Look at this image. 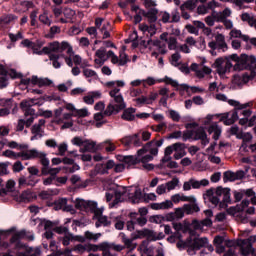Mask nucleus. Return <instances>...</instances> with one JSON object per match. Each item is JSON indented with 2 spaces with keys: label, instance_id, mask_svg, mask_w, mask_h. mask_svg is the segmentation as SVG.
Returning a JSON list of instances; mask_svg holds the SVG:
<instances>
[{
  "label": "nucleus",
  "instance_id": "052dcab7",
  "mask_svg": "<svg viewBox=\"0 0 256 256\" xmlns=\"http://www.w3.org/2000/svg\"><path fill=\"white\" fill-rule=\"evenodd\" d=\"M87 203H88L87 200L77 198L75 200V207H76V209H80V211H86Z\"/></svg>",
  "mask_w": 256,
  "mask_h": 256
},
{
  "label": "nucleus",
  "instance_id": "39448f33",
  "mask_svg": "<svg viewBox=\"0 0 256 256\" xmlns=\"http://www.w3.org/2000/svg\"><path fill=\"white\" fill-rule=\"evenodd\" d=\"M186 131H176L170 135V139H183V141H189V139H196L202 142L204 147L209 145V139L207 138V133L205 128L199 126L197 123L186 124Z\"/></svg>",
  "mask_w": 256,
  "mask_h": 256
},
{
  "label": "nucleus",
  "instance_id": "09e8293b",
  "mask_svg": "<svg viewBox=\"0 0 256 256\" xmlns=\"http://www.w3.org/2000/svg\"><path fill=\"white\" fill-rule=\"evenodd\" d=\"M101 235H102L101 233L95 234L91 231H86L84 233V239H85V241H87V239H88V241H94V243H97V241H99Z\"/></svg>",
  "mask_w": 256,
  "mask_h": 256
},
{
  "label": "nucleus",
  "instance_id": "8fccbe9b",
  "mask_svg": "<svg viewBox=\"0 0 256 256\" xmlns=\"http://www.w3.org/2000/svg\"><path fill=\"white\" fill-rule=\"evenodd\" d=\"M36 183H37V181H33V176H29L28 178L21 177L19 179L20 187H25L27 185L33 187Z\"/></svg>",
  "mask_w": 256,
  "mask_h": 256
},
{
  "label": "nucleus",
  "instance_id": "603ef678",
  "mask_svg": "<svg viewBox=\"0 0 256 256\" xmlns=\"http://www.w3.org/2000/svg\"><path fill=\"white\" fill-rule=\"evenodd\" d=\"M40 23H43V25H47V27H51V24L53 23V20L49 18V13L47 11H44L43 14L39 16Z\"/></svg>",
  "mask_w": 256,
  "mask_h": 256
},
{
  "label": "nucleus",
  "instance_id": "423d86ee",
  "mask_svg": "<svg viewBox=\"0 0 256 256\" xmlns=\"http://www.w3.org/2000/svg\"><path fill=\"white\" fill-rule=\"evenodd\" d=\"M247 107H253V102L245 103L242 105V108L221 114L220 122L224 123V125H233L237 119H240V125H247L249 127V117H251L253 112L247 109Z\"/></svg>",
  "mask_w": 256,
  "mask_h": 256
},
{
  "label": "nucleus",
  "instance_id": "49530a36",
  "mask_svg": "<svg viewBox=\"0 0 256 256\" xmlns=\"http://www.w3.org/2000/svg\"><path fill=\"white\" fill-rule=\"evenodd\" d=\"M139 29H140V31H142V33H149L150 37H153V35H155V33H157V28L155 27L154 24H152L150 26H148L146 24H140Z\"/></svg>",
  "mask_w": 256,
  "mask_h": 256
},
{
  "label": "nucleus",
  "instance_id": "6ab92c4d",
  "mask_svg": "<svg viewBox=\"0 0 256 256\" xmlns=\"http://www.w3.org/2000/svg\"><path fill=\"white\" fill-rule=\"evenodd\" d=\"M123 193H121L119 190L113 191V192H106L105 197L107 203H109V208L113 209L123 201L122 198Z\"/></svg>",
  "mask_w": 256,
  "mask_h": 256
},
{
  "label": "nucleus",
  "instance_id": "a878e982",
  "mask_svg": "<svg viewBox=\"0 0 256 256\" xmlns=\"http://www.w3.org/2000/svg\"><path fill=\"white\" fill-rule=\"evenodd\" d=\"M245 177V171L239 170L237 172L233 171H226L224 172V181L227 183V181H239V179H243Z\"/></svg>",
  "mask_w": 256,
  "mask_h": 256
},
{
  "label": "nucleus",
  "instance_id": "0eeeda50",
  "mask_svg": "<svg viewBox=\"0 0 256 256\" xmlns=\"http://www.w3.org/2000/svg\"><path fill=\"white\" fill-rule=\"evenodd\" d=\"M205 201H210L213 207L227 209L231 203V190L229 188L217 187L209 189L204 194Z\"/></svg>",
  "mask_w": 256,
  "mask_h": 256
},
{
  "label": "nucleus",
  "instance_id": "3c124183",
  "mask_svg": "<svg viewBox=\"0 0 256 256\" xmlns=\"http://www.w3.org/2000/svg\"><path fill=\"white\" fill-rule=\"evenodd\" d=\"M165 185L167 192L169 193L170 191L177 189V187L179 186V178L174 177L171 181L165 183Z\"/></svg>",
  "mask_w": 256,
  "mask_h": 256
},
{
  "label": "nucleus",
  "instance_id": "e2e57ef3",
  "mask_svg": "<svg viewBox=\"0 0 256 256\" xmlns=\"http://www.w3.org/2000/svg\"><path fill=\"white\" fill-rule=\"evenodd\" d=\"M168 49H170L171 51H177V49L179 48V46L177 45V38L171 36L168 38Z\"/></svg>",
  "mask_w": 256,
  "mask_h": 256
},
{
  "label": "nucleus",
  "instance_id": "aec40b11",
  "mask_svg": "<svg viewBox=\"0 0 256 256\" xmlns=\"http://www.w3.org/2000/svg\"><path fill=\"white\" fill-rule=\"evenodd\" d=\"M209 185V180L202 179V180H195L190 179L183 184V191H191V189H201V187H207Z\"/></svg>",
  "mask_w": 256,
  "mask_h": 256
},
{
  "label": "nucleus",
  "instance_id": "7c9ffc66",
  "mask_svg": "<svg viewBox=\"0 0 256 256\" xmlns=\"http://www.w3.org/2000/svg\"><path fill=\"white\" fill-rule=\"evenodd\" d=\"M220 21H223V17H221V12L217 11H213L211 15L205 18V23L208 27H213L215 23H220Z\"/></svg>",
  "mask_w": 256,
  "mask_h": 256
},
{
  "label": "nucleus",
  "instance_id": "393cba45",
  "mask_svg": "<svg viewBox=\"0 0 256 256\" xmlns=\"http://www.w3.org/2000/svg\"><path fill=\"white\" fill-rule=\"evenodd\" d=\"M63 108H58L55 110V123L61 125L64 121H71L74 114L64 113Z\"/></svg>",
  "mask_w": 256,
  "mask_h": 256
},
{
  "label": "nucleus",
  "instance_id": "9d476101",
  "mask_svg": "<svg viewBox=\"0 0 256 256\" xmlns=\"http://www.w3.org/2000/svg\"><path fill=\"white\" fill-rule=\"evenodd\" d=\"M174 153V159L179 160L183 159L185 155H187V151H185V144L183 143H174L165 149V155L162 159L163 163H167V161H171V155Z\"/></svg>",
  "mask_w": 256,
  "mask_h": 256
},
{
  "label": "nucleus",
  "instance_id": "774afa93",
  "mask_svg": "<svg viewBox=\"0 0 256 256\" xmlns=\"http://www.w3.org/2000/svg\"><path fill=\"white\" fill-rule=\"evenodd\" d=\"M83 74L87 79H97V72L89 68H83Z\"/></svg>",
  "mask_w": 256,
  "mask_h": 256
},
{
  "label": "nucleus",
  "instance_id": "a18cd8bd",
  "mask_svg": "<svg viewBox=\"0 0 256 256\" xmlns=\"http://www.w3.org/2000/svg\"><path fill=\"white\" fill-rule=\"evenodd\" d=\"M63 15L65 18H60L59 23H69V19L75 17V11L71 8H65L63 10Z\"/></svg>",
  "mask_w": 256,
  "mask_h": 256
},
{
  "label": "nucleus",
  "instance_id": "13d9d810",
  "mask_svg": "<svg viewBox=\"0 0 256 256\" xmlns=\"http://www.w3.org/2000/svg\"><path fill=\"white\" fill-rule=\"evenodd\" d=\"M109 25V22H104L103 25L98 28V31L102 32L103 34V39H109V37H111V34L108 31Z\"/></svg>",
  "mask_w": 256,
  "mask_h": 256
},
{
  "label": "nucleus",
  "instance_id": "680f3d73",
  "mask_svg": "<svg viewBox=\"0 0 256 256\" xmlns=\"http://www.w3.org/2000/svg\"><path fill=\"white\" fill-rule=\"evenodd\" d=\"M86 140L87 139H85V138H82L80 136H76V137L72 138L71 143L75 147H80V149H81V147H83L85 145Z\"/></svg>",
  "mask_w": 256,
  "mask_h": 256
},
{
  "label": "nucleus",
  "instance_id": "412c9836",
  "mask_svg": "<svg viewBox=\"0 0 256 256\" xmlns=\"http://www.w3.org/2000/svg\"><path fill=\"white\" fill-rule=\"evenodd\" d=\"M59 225V221H50L47 220L44 222V229H53L55 233H58V235H67L69 233V228L67 226H57Z\"/></svg>",
  "mask_w": 256,
  "mask_h": 256
},
{
  "label": "nucleus",
  "instance_id": "5701e85b",
  "mask_svg": "<svg viewBox=\"0 0 256 256\" xmlns=\"http://www.w3.org/2000/svg\"><path fill=\"white\" fill-rule=\"evenodd\" d=\"M190 69L196 73V76L199 77V79H203L205 75H211L212 71L210 67L203 66V64H192Z\"/></svg>",
  "mask_w": 256,
  "mask_h": 256
},
{
  "label": "nucleus",
  "instance_id": "69168bd1",
  "mask_svg": "<svg viewBox=\"0 0 256 256\" xmlns=\"http://www.w3.org/2000/svg\"><path fill=\"white\" fill-rule=\"evenodd\" d=\"M96 57H98L99 59H102L103 61H107V59H111V57L107 55V51L103 47L96 51Z\"/></svg>",
  "mask_w": 256,
  "mask_h": 256
},
{
  "label": "nucleus",
  "instance_id": "473e14b6",
  "mask_svg": "<svg viewBox=\"0 0 256 256\" xmlns=\"http://www.w3.org/2000/svg\"><path fill=\"white\" fill-rule=\"evenodd\" d=\"M150 207L154 211H165L167 209H173V202L171 200H165L160 203H152Z\"/></svg>",
  "mask_w": 256,
  "mask_h": 256
},
{
  "label": "nucleus",
  "instance_id": "c03bdc74",
  "mask_svg": "<svg viewBox=\"0 0 256 256\" xmlns=\"http://www.w3.org/2000/svg\"><path fill=\"white\" fill-rule=\"evenodd\" d=\"M130 203L137 204L143 201V192L140 189H136L133 194L129 196Z\"/></svg>",
  "mask_w": 256,
  "mask_h": 256
},
{
  "label": "nucleus",
  "instance_id": "37998d69",
  "mask_svg": "<svg viewBox=\"0 0 256 256\" xmlns=\"http://www.w3.org/2000/svg\"><path fill=\"white\" fill-rule=\"evenodd\" d=\"M135 113H137V109L127 108L122 114V119H124V121H135Z\"/></svg>",
  "mask_w": 256,
  "mask_h": 256
},
{
  "label": "nucleus",
  "instance_id": "ddd939ff",
  "mask_svg": "<svg viewBox=\"0 0 256 256\" xmlns=\"http://www.w3.org/2000/svg\"><path fill=\"white\" fill-rule=\"evenodd\" d=\"M65 63L68 67H81V69H85V67H89V61L87 59H83L79 54H75L72 52L69 56L65 57Z\"/></svg>",
  "mask_w": 256,
  "mask_h": 256
},
{
  "label": "nucleus",
  "instance_id": "2eb2a0df",
  "mask_svg": "<svg viewBox=\"0 0 256 256\" xmlns=\"http://www.w3.org/2000/svg\"><path fill=\"white\" fill-rule=\"evenodd\" d=\"M126 49L127 47L122 46V49L119 53V57L115 55V52L111 50L107 52V56L110 57L111 63H113V65H117L118 63L120 67H123V65H127V63H129V56H127V54L125 53Z\"/></svg>",
  "mask_w": 256,
  "mask_h": 256
},
{
  "label": "nucleus",
  "instance_id": "4c0bfd02",
  "mask_svg": "<svg viewBox=\"0 0 256 256\" xmlns=\"http://www.w3.org/2000/svg\"><path fill=\"white\" fill-rule=\"evenodd\" d=\"M32 137L30 138V141H37L38 139H41L45 135V131L40 126H32L31 129Z\"/></svg>",
  "mask_w": 256,
  "mask_h": 256
},
{
  "label": "nucleus",
  "instance_id": "c756f323",
  "mask_svg": "<svg viewBox=\"0 0 256 256\" xmlns=\"http://www.w3.org/2000/svg\"><path fill=\"white\" fill-rule=\"evenodd\" d=\"M232 13L233 12L229 8H225L221 11L222 20H220V23H223L225 29H233V21L229 20V16Z\"/></svg>",
  "mask_w": 256,
  "mask_h": 256
},
{
  "label": "nucleus",
  "instance_id": "c85d7f7f",
  "mask_svg": "<svg viewBox=\"0 0 256 256\" xmlns=\"http://www.w3.org/2000/svg\"><path fill=\"white\" fill-rule=\"evenodd\" d=\"M73 241H78L79 243H85V237L83 236H75L72 233H67L64 235V237L62 238V245H64V247H67L71 244V242Z\"/></svg>",
  "mask_w": 256,
  "mask_h": 256
},
{
  "label": "nucleus",
  "instance_id": "1a4fd4ad",
  "mask_svg": "<svg viewBox=\"0 0 256 256\" xmlns=\"http://www.w3.org/2000/svg\"><path fill=\"white\" fill-rule=\"evenodd\" d=\"M34 53L36 55H49V59L52 61L54 69H61V62L59 59H61L63 55L57 54L61 53V44L59 42H52L42 50L34 49Z\"/></svg>",
  "mask_w": 256,
  "mask_h": 256
},
{
  "label": "nucleus",
  "instance_id": "dca6fc26",
  "mask_svg": "<svg viewBox=\"0 0 256 256\" xmlns=\"http://www.w3.org/2000/svg\"><path fill=\"white\" fill-rule=\"evenodd\" d=\"M35 149H30L22 152H13V150H6L3 152L4 157H8V159H22V161L31 160V156L33 155V151Z\"/></svg>",
  "mask_w": 256,
  "mask_h": 256
},
{
  "label": "nucleus",
  "instance_id": "ea45409f",
  "mask_svg": "<svg viewBox=\"0 0 256 256\" xmlns=\"http://www.w3.org/2000/svg\"><path fill=\"white\" fill-rule=\"evenodd\" d=\"M192 204H184L183 209L184 213L186 215H193V213H199L201 209L199 208V205H197L196 202H191Z\"/></svg>",
  "mask_w": 256,
  "mask_h": 256
},
{
  "label": "nucleus",
  "instance_id": "58836bf2",
  "mask_svg": "<svg viewBox=\"0 0 256 256\" xmlns=\"http://www.w3.org/2000/svg\"><path fill=\"white\" fill-rule=\"evenodd\" d=\"M107 249H109V242L92 244V253H97V251H102V256H107Z\"/></svg>",
  "mask_w": 256,
  "mask_h": 256
},
{
  "label": "nucleus",
  "instance_id": "f704fd0d",
  "mask_svg": "<svg viewBox=\"0 0 256 256\" xmlns=\"http://www.w3.org/2000/svg\"><path fill=\"white\" fill-rule=\"evenodd\" d=\"M80 153H95L97 151V143L92 140H85L84 146L80 148Z\"/></svg>",
  "mask_w": 256,
  "mask_h": 256
},
{
  "label": "nucleus",
  "instance_id": "a19ab883",
  "mask_svg": "<svg viewBox=\"0 0 256 256\" xmlns=\"http://www.w3.org/2000/svg\"><path fill=\"white\" fill-rule=\"evenodd\" d=\"M85 211H91V213H94V216H96L103 213L104 208H97V202L88 200Z\"/></svg>",
  "mask_w": 256,
  "mask_h": 256
},
{
  "label": "nucleus",
  "instance_id": "7ed1b4c3",
  "mask_svg": "<svg viewBox=\"0 0 256 256\" xmlns=\"http://www.w3.org/2000/svg\"><path fill=\"white\" fill-rule=\"evenodd\" d=\"M163 145V140H152L143 146L142 149L137 151L135 156H124L123 161L131 167V165H137V163H143L144 169L151 171L153 164H147L149 161H153V155L159 153V147Z\"/></svg>",
  "mask_w": 256,
  "mask_h": 256
},
{
  "label": "nucleus",
  "instance_id": "f3484780",
  "mask_svg": "<svg viewBox=\"0 0 256 256\" xmlns=\"http://www.w3.org/2000/svg\"><path fill=\"white\" fill-rule=\"evenodd\" d=\"M208 47L213 50L218 49V51H222V53H225L229 49L227 42H225V35L223 34H217L215 41L209 42Z\"/></svg>",
  "mask_w": 256,
  "mask_h": 256
},
{
  "label": "nucleus",
  "instance_id": "bb28decb",
  "mask_svg": "<svg viewBox=\"0 0 256 256\" xmlns=\"http://www.w3.org/2000/svg\"><path fill=\"white\" fill-rule=\"evenodd\" d=\"M211 225H213L211 218H205L202 221L193 220L191 223V227L195 229V231H203L204 227H211Z\"/></svg>",
  "mask_w": 256,
  "mask_h": 256
},
{
  "label": "nucleus",
  "instance_id": "338daca9",
  "mask_svg": "<svg viewBox=\"0 0 256 256\" xmlns=\"http://www.w3.org/2000/svg\"><path fill=\"white\" fill-rule=\"evenodd\" d=\"M58 153L60 157H65V153H67V149H69V145L66 142L60 143L58 146Z\"/></svg>",
  "mask_w": 256,
  "mask_h": 256
},
{
  "label": "nucleus",
  "instance_id": "9b49d317",
  "mask_svg": "<svg viewBox=\"0 0 256 256\" xmlns=\"http://www.w3.org/2000/svg\"><path fill=\"white\" fill-rule=\"evenodd\" d=\"M28 89L29 87H49V85H53V81L48 78H38L37 76H32V78H22L19 84V87Z\"/></svg>",
  "mask_w": 256,
  "mask_h": 256
},
{
  "label": "nucleus",
  "instance_id": "4be33fe9",
  "mask_svg": "<svg viewBox=\"0 0 256 256\" xmlns=\"http://www.w3.org/2000/svg\"><path fill=\"white\" fill-rule=\"evenodd\" d=\"M114 167H115V161L108 160L106 163L96 164L94 171L98 175H107V173H109V169H113Z\"/></svg>",
  "mask_w": 256,
  "mask_h": 256
},
{
  "label": "nucleus",
  "instance_id": "cd10ccee",
  "mask_svg": "<svg viewBox=\"0 0 256 256\" xmlns=\"http://www.w3.org/2000/svg\"><path fill=\"white\" fill-rule=\"evenodd\" d=\"M101 97H103V94L101 93V91L99 90L91 91V92H88L87 95L83 97V101L84 103H86V105H93V103H95L97 99H101Z\"/></svg>",
  "mask_w": 256,
  "mask_h": 256
},
{
  "label": "nucleus",
  "instance_id": "f03ea898",
  "mask_svg": "<svg viewBox=\"0 0 256 256\" xmlns=\"http://www.w3.org/2000/svg\"><path fill=\"white\" fill-rule=\"evenodd\" d=\"M249 61V63H255V55H237L232 54L226 57L217 58L212 67L216 70V73L219 77H224L227 73H231V69L234 71H243L245 69V61Z\"/></svg>",
  "mask_w": 256,
  "mask_h": 256
},
{
  "label": "nucleus",
  "instance_id": "6e6552de",
  "mask_svg": "<svg viewBox=\"0 0 256 256\" xmlns=\"http://www.w3.org/2000/svg\"><path fill=\"white\" fill-rule=\"evenodd\" d=\"M190 237L186 240V242L182 241L181 239H178L177 247L181 250L187 249V252L189 255H197V251H200L205 247V244L207 243V238H199L198 236H195V232L189 230Z\"/></svg>",
  "mask_w": 256,
  "mask_h": 256
},
{
  "label": "nucleus",
  "instance_id": "864d4df0",
  "mask_svg": "<svg viewBox=\"0 0 256 256\" xmlns=\"http://www.w3.org/2000/svg\"><path fill=\"white\" fill-rule=\"evenodd\" d=\"M221 115L222 114H216V115H213V114H208L205 118H202L200 119V123L204 126V127H207L209 125V127L211 126V121H213V118L215 117H220L221 118Z\"/></svg>",
  "mask_w": 256,
  "mask_h": 256
},
{
  "label": "nucleus",
  "instance_id": "5fc2aeb1",
  "mask_svg": "<svg viewBox=\"0 0 256 256\" xmlns=\"http://www.w3.org/2000/svg\"><path fill=\"white\" fill-rule=\"evenodd\" d=\"M111 251H123V246L108 242V249H106V254H107L106 256H115L111 254Z\"/></svg>",
  "mask_w": 256,
  "mask_h": 256
},
{
  "label": "nucleus",
  "instance_id": "de8ad7c7",
  "mask_svg": "<svg viewBox=\"0 0 256 256\" xmlns=\"http://www.w3.org/2000/svg\"><path fill=\"white\" fill-rule=\"evenodd\" d=\"M231 39H242V41H249V36L243 35L241 30L233 28L229 33Z\"/></svg>",
  "mask_w": 256,
  "mask_h": 256
},
{
  "label": "nucleus",
  "instance_id": "2f4dec72",
  "mask_svg": "<svg viewBox=\"0 0 256 256\" xmlns=\"http://www.w3.org/2000/svg\"><path fill=\"white\" fill-rule=\"evenodd\" d=\"M207 132L209 133V135H213L212 138L214 139V141H218L222 133L221 126H219L217 122H213L207 128Z\"/></svg>",
  "mask_w": 256,
  "mask_h": 256
},
{
  "label": "nucleus",
  "instance_id": "4d7b16f0",
  "mask_svg": "<svg viewBox=\"0 0 256 256\" xmlns=\"http://www.w3.org/2000/svg\"><path fill=\"white\" fill-rule=\"evenodd\" d=\"M100 147L105 148V151H107V153H113V151H115L116 149L115 144H113L111 140H106L102 142L100 144Z\"/></svg>",
  "mask_w": 256,
  "mask_h": 256
},
{
  "label": "nucleus",
  "instance_id": "b1692460",
  "mask_svg": "<svg viewBox=\"0 0 256 256\" xmlns=\"http://www.w3.org/2000/svg\"><path fill=\"white\" fill-rule=\"evenodd\" d=\"M172 203H175V205H177V203H197V198H195V196H185V194H181V193H177L171 196V200Z\"/></svg>",
  "mask_w": 256,
  "mask_h": 256
},
{
  "label": "nucleus",
  "instance_id": "20e7f679",
  "mask_svg": "<svg viewBox=\"0 0 256 256\" xmlns=\"http://www.w3.org/2000/svg\"><path fill=\"white\" fill-rule=\"evenodd\" d=\"M107 87H111L112 89L109 92V95L112 98V100L110 101V104L104 111V115L109 117L111 115H117L119 111H122V109H125L126 107L125 101L123 100V95H121V90L119 89V87H125V81H110L107 82Z\"/></svg>",
  "mask_w": 256,
  "mask_h": 256
},
{
  "label": "nucleus",
  "instance_id": "a211bd4d",
  "mask_svg": "<svg viewBox=\"0 0 256 256\" xmlns=\"http://www.w3.org/2000/svg\"><path fill=\"white\" fill-rule=\"evenodd\" d=\"M156 83H166L167 85H171L172 87H179V82H177V80H173L172 78H169L167 76L163 79H155L153 77L143 79V87H147V85H155Z\"/></svg>",
  "mask_w": 256,
  "mask_h": 256
},
{
  "label": "nucleus",
  "instance_id": "c9c22d12",
  "mask_svg": "<svg viewBox=\"0 0 256 256\" xmlns=\"http://www.w3.org/2000/svg\"><path fill=\"white\" fill-rule=\"evenodd\" d=\"M6 189H4L3 180L0 178V199H2V197H5V195H7V193H9V192L13 191V189H15V182L13 180H8L6 183Z\"/></svg>",
  "mask_w": 256,
  "mask_h": 256
},
{
  "label": "nucleus",
  "instance_id": "4468645a",
  "mask_svg": "<svg viewBox=\"0 0 256 256\" xmlns=\"http://www.w3.org/2000/svg\"><path fill=\"white\" fill-rule=\"evenodd\" d=\"M31 159H39L42 165V169H41L42 175H49V170L51 168H49L50 161H49V158H47V153L34 149L32 152Z\"/></svg>",
  "mask_w": 256,
  "mask_h": 256
},
{
  "label": "nucleus",
  "instance_id": "e433bc0d",
  "mask_svg": "<svg viewBox=\"0 0 256 256\" xmlns=\"http://www.w3.org/2000/svg\"><path fill=\"white\" fill-rule=\"evenodd\" d=\"M140 15H143L146 17V19L149 21V23H155L157 21V14L159 13L157 9L151 8L148 11L140 10Z\"/></svg>",
  "mask_w": 256,
  "mask_h": 256
},
{
  "label": "nucleus",
  "instance_id": "f8f14e48",
  "mask_svg": "<svg viewBox=\"0 0 256 256\" xmlns=\"http://www.w3.org/2000/svg\"><path fill=\"white\" fill-rule=\"evenodd\" d=\"M133 238L147 239L148 241H161V239H165V234L163 232H155L151 229L144 228L136 231Z\"/></svg>",
  "mask_w": 256,
  "mask_h": 256
},
{
  "label": "nucleus",
  "instance_id": "f257e3e1",
  "mask_svg": "<svg viewBox=\"0 0 256 256\" xmlns=\"http://www.w3.org/2000/svg\"><path fill=\"white\" fill-rule=\"evenodd\" d=\"M13 233L12 238L10 239V243L15 245V249H17V256H40L41 248L29 247L27 244L21 242V239H27L28 241L35 240V234L33 232L27 230L17 231V228L12 227L8 230L0 231V247L1 249H9L8 242L3 241L5 237H9Z\"/></svg>",
  "mask_w": 256,
  "mask_h": 256
},
{
  "label": "nucleus",
  "instance_id": "79ce46f5",
  "mask_svg": "<svg viewBox=\"0 0 256 256\" xmlns=\"http://www.w3.org/2000/svg\"><path fill=\"white\" fill-rule=\"evenodd\" d=\"M94 217L97 219L95 224L97 228L101 227V225H103V227H108V225H111V221H109V218L104 216L103 213L96 214Z\"/></svg>",
  "mask_w": 256,
  "mask_h": 256
},
{
  "label": "nucleus",
  "instance_id": "0e129e2a",
  "mask_svg": "<svg viewBox=\"0 0 256 256\" xmlns=\"http://www.w3.org/2000/svg\"><path fill=\"white\" fill-rule=\"evenodd\" d=\"M62 51H67L68 55H70L73 53V47L71 44H69V42L63 41L60 43V53H62Z\"/></svg>",
  "mask_w": 256,
  "mask_h": 256
},
{
  "label": "nucleus",
  "instance_id": "bf43d9fd",
  "mask_svg": "<svg viewBox=\"0 0 256 256\" xmlns=\"http://www.w3.org/2000/svg\"><path fill=\"white\" fill-rule=\"evenodd\" d=\"M66 205H67V198H60V199H58V200L55 202V204H54V209H55L56 211H59V210L62 209V211H63V210L65 209Z\"/></svg>",
  "mask_w": 256,
  "mask_h": 256
},
{
  "label": "nucleus",
  "instance_id": "6e6d98bb",
  "mask_svg": "<svg viewBox=\"0 0 256 256\" xmlns=\"http://www.w3.org/2000/svg\"><path fill=\"white\" fill-rule=\"evenodd\" d=\"M32 199H33V192H31V190H26L21 193L19 201L23 203H28Z\"/></svg>",
  "mask_w": 256,
  "mask_h": 256
},
{
  "label": "nucleus",
  "instance_id": "72a5a7b5",
  "mask_svg": "<svg viewBox=\"0 0 256 256\" xmlns=\"http://www.w3.org/2000/svg\"><path fill=\"white\" fill-rule=\"evenodd\" d=\"M34 105H43V100L41 99H37V98H29V99H26V100H23L21 103H20V107L22 109H24V111H27L30 107H33Z\"/></svg>",
  "mask_w": 256,
  "mask_h": 256
}]
</instances>
